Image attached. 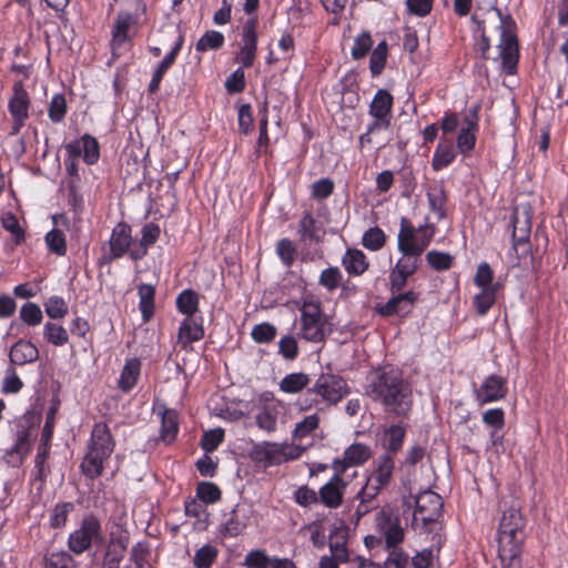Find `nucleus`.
<instances>
[{
    "instance_id": "nucleus-37",
    "label": "nucleus",
    "mask_w": 568,
    "mask_h": 568,
    "mask_svg": "<svg viewBox=\"0 0 568 568\" xmlns=\"http://www.w3.org/2000/svg\"><path fill=\"white\" fill-rule=\"evenodd\" d=\"M406 430L404 427L399 425H392L384 433V447L386 448V454H396L402 449L404 439H405Z\"/></svg>"
},
{
    "instance_id": "nucleus-63",
    "label": "nucleus",
    "mask_w": 568,
    "mask_h": 568,
    "mask_svg": "<svg viewBox=\"0 0 568 568\" xmlns=\"http://www.w3.org/2000/svg\"><path fill=\"white\" fill-rule=\"evenodd\" d=\"M45 313L50 318H63L68 313V305L60 296H51L44 304Z\"/></svg>"
},
{
    "instance_id": "nucleus-5",
    "label": "nucleus",
    "mask_w": 568,
    "mask_h": 568,
    "mask_svg": "<svg viewBox=\"0 0 568 568\" xmlns=\"http://www.w3.org/2000/svg\"><path fill=\"white\" fill-rule=\"evenodd\" d=\"M9 425L14 443L6 450L2 459L11 467H20L31 452L33 424L31 417L23 415Z\"/></svg>"
},
{
    "instance_id": "nucleus-19",
    "label": "nucleus",
    "mask_w": 568,
    "mask_h": 568,
    "mask_svg": "<svg viewBox=\"0 0 568 568\" xmlns=\"http://www.w3.org/2000/svg\"><path fill=\"white\" fill-rule=\"evenodd\" d=\"M435 226L429 223L420 225L417 230L410 224L408 219L403 217L400 220V230L398 232V245H400V239L406 246H418L420 242H425V248L429 245L434 234Z\"/></svg>"
},
{
    "instance_id": "nucleus-13",
    "label": "nucleus",
    "mask_w": 568,
    "mask_h": 568,
    "mask_svg": "<svg viewBox=\"0 0 568 568\" xmlns=\"http://www.w3.org/2000/svg\"><path fill=\"white\" fill-rule=\"evenodd\" d=\"M331 479L325 483L318 490L320 503L329 509H337L344 503V495L348 486V481L343 474V468L336 466Z\"/></svg>"
},
{
    "instance_id": "nucleus-60",
    "label": "nucleus",
    "mask_w": 568,
    "mask_h": 568,
    "mask_svg": "<svg viewBox=\"0 0 568 568\" xmlns=\"http://www.w3.org/2000/svg\"><path fill=\"white\" fill-rule=\"evenodd\" d=\"M276 334V327L266 322L253 326L251 332L253 341L260 344L271 343Z\"/></svg>"
},
{
    "instance_id": "nucleus-43",
    "label": "nucleus",
    "mask_w": 568,
    "mask_h": 568,
    "mask_svg": "<svg viewBox=\"0 0 568 568\" xmlns=\"http://www.w3.org/2000/svg\"><path fill=\"white\" fill-rule=\"evenodd\" d=\"M176 307L179 312L192 316L199 307V296L193 290H184L176 297Z\"/></svg>"
},
{
    "instance_id": "nucleus-2",
    "label": "nucleus",
    "mask_w": 568,
    "mask_h": 568,
    "mask_svg": "<svg viewBox=\"0 0 568 568\" xmlns=\"http://www.w3.org/2000/svg\"><path fill=\"white\" fill-rule=\"evenodd\" d=\"M486 6H478L471 20L477 24V30H485V23H498L500 29L499 57L503 67L508 74L516 72L519 49L516 36V23L510 14H503L501 10L491 2H485Z\"/></svg>"
},
{
    "instance_id": "nucleus-58",
    "label": "nucleus",
    "mask_w": 568,
    "mask_h": 568,
    "mask_svg": "<svg viewBox=\"0 0 568 568\" xmlns=\"http://www.w3.org/2000/svg\"><path fill=\"white\" fill-rule=\"evenodd\" d=\"M294 501L301 507H311L318 504V491L310 488L307 485L300 486L293 494Z\"/></svg>"
},
{
    "instance_id": "nucleus-49",
    "label": "nucleus",
    "mask_w": 568,
    "mask_h": 568,
    "mask_svg": "<svg viewBox=\"0 0 568 568\" xmlns=\"http://www.w3.org/2000/svg\"><path fill=\"white\" fill-rule=\"evenodd\" d=\"M373 47V39L369 32L363 31L355 39L351 50L354 60H361L367 55Z\"/></svg>"
},
{
    "instance_id": "nucleus-54",
    "label": "nucleus",
    "mask_w": 568,
    "mask_h": 568,
    "mask_svg": "<svg viewBox=\"0 0 568 568\" xmlns=\"http://www.w3.org/2000/svg\"><path fill=\"white\" fill-rule=\"evenodd\" d=\"M426 261L432 268L440 272L453 266L454 257L449 253L433 250L426 254Z\"/></svg>"
},
{
    "instance_id": "nucleus-10",
    "label": "nucleus",
    "mask_w": 568,
    "mask_h": 568,
    "mask_svg": "<svg viewBox=\"0 0 568 568\" xmlns=\"http://www.w3.org/2000/svg\"><path fill=\"white\" fill-rule=\"evenodd\" d=\"M375 527L379 534L377 542H385L387 549L398 548L404 540V529L399 524V518L389 507L382 508L375 517Z\"/></svg>"
},
{
    "instance_id": "nucleus-48",
    "label": "nucleus",
    "mask_w": 568,
    "mask_h": 568,
    "mask_svg": "<svg viewBox=\"0 0 568 568\" xmlns=\"http://www.w3.org/2000/svg\"><path fill=\"white\" fill-rule=\"evenodd\" d=\"M224 44V36L219 31L205 32L196 42L195 49L199 52L217 50Z\"/></svg>"
},
{
    "instance_id": "nucleus-18",
    "label": "nucleus",
    "mask_w": 568,
    "mask_h": 568,
    "mask_svg": "<svg viewBox=\"0 0 568 568\" xmlns=\"http://www.w3.org/2000/svg\"><path fill=\"white\" fill-rule=\"evenodd\" d=\"M69 158L82 156L88 165L95 164L100 158V145L97 139L88 133L65 145Z\"/></svg>"
},
{
    "instance_id": "nucleus-35",
    "label": "nucleus",
    "mask_w": 568,
    "mask_h": 568,
    "mask_svg": "<svg viewBox=\"0 0 568 568\" xmlns=\"http://www.w3.org/2000/svg\"><path fill=\"white\" fill-rule=\"evenodd\" d=\"M179 432L178 413L174 409H165L161 418V439L170 444L175 440Z\"/></svg>"
},
{
    "instance_id": "nucleus-14",
    "label": "nucleus",
    "mask_w": 568,
    "mask_h": 568,
    "mask_svg": "<svg viewBox=\"0 0 568 568\" xmlns=\"http://www.w3.org/2000/svg\"><path fill=\"white\" fill-rule=\"evenodd\" d=\"M303 449L293 447L291 453L285 452V447L277 443L264 442L256 444L251 450V457L257 463L266 465H280L288 459L298 458Z\"/></svg>"
},
{
    "instance_id": "nucleus-40",
    "label": "nucleus",
    "mask_w": 568,
    "mask_h": 568,
    "mask_svg": "<svg viewBox=\"0 0 568 568\" xmlns=\"http://www.w3.org/2000/svg\"><path fill=\"white\" fill-rule=\"evenodd\" d=\"M388 55V45L385 40L381 41L376 48L372 51L369 58V71L373 77H377L382 73L386 65Z\"/></svg>"
},
{
    "instance_id": "nucleus-7",
    "label": "nucleus",
    "mask_w": 568,
    "mask_h": 568,
    "mask_svg": "<svg viewBox=\"0 0 568 568\" xmlns=\"http://www.w3.org/2000/svg\"><path fill=\"white\" fill-rule=\"evenodd\" d=\"M326 324V317L318 302L303 303L300 337L307 342L321 343L328 334Z\"/></svg>"
},
{
    "instance_id": "nucleus-17",
    "label": "nucleus",
    "mask_w": 568,
    "mask_h": 568,
    "mask_svg": "<svg viewBox=\"0 0 568 568\" xmlns=\"http://www.w3.org/2000/svg\"><path fill=\"white\" fill-rule=\"evenodd\" d=\"M419 298V293L414 291H407L405 293H397L392 298H389L385 304H377L376 312L385 317L398 315L406 316L408 315L415 303Z\"/></svg>"
},
{
    "instance_id": "nucleus-36",
    "label": "nucleus",
    "mask_w": 568,
    "mask_h": 568,
    "mask_svg": "<svg viewBox=\"0 0 568 568\" xmlns=\"http://www.w3.org/2000/svg\"><path fill=\"white\" fill-rule=\"evenodd\" d=\"M394 468L395 462L393 456L390 454H383L376 459L371 474L388 486L393 479Z\"/></svg>"
},
{
    "instance_id": "nucleus-59",
    "label": "nucleus",
    "mask_w": 568,
    "mask_h": 568,
    "mask_svg": "<svg viewBox=\"0 0 568 568\" xmlns=\"http://www.w3.org/2000/svg\"><path fill=\"white\" fill-rule=\"evenodd\" d=\"M49 457V446L39 445L38 452L34 458L36 479L45 481L50 469L47 466V459Z\"/></svg>"
},
{
    "instance_id": "nucleus-50",
    "label": "nucleus",
    "mask_w": 568,
    "mask_h": 568,
    "mask_svg": "<svg viewBox=\"0 0 568 568\" xmlns=\"http://www.w3.org/2000/svg\"><path fill=\"white\" fill-rule=\"evenodd\" d=\"M45 243L50 252L58 256H64L67 253V241L63 232L58 229H53L45 235Z\"/></svg>"
},
{
    "instance_id": "nucleus-31",
    "label": "nucleus",
    "mask_w": 568,
    "mask_h": 568,
    "mask_svg": "<svg viewBox=\"0 0 568 568\" xmlns=\"http://www.w3.org/2000/svg\"><path fill=\"white\" fill-rule=\"evenodd\" d=\"M140 371L141 363L138 358L126 361L118 382L119 388L124 393L130 392L136 385Z\"/></svg>"
},
{
    "instance_id": "nucleus-33",
    "label": "nucleus",
    "mask_w": 568,
    "mask_h": 568,
    "mask_svg": "<svg viewBox=\"0 0 568 568\" xmlns=\"http://www.w3.org/2000/svg\"><path fill=\"white\" fill-rule=\"evenodd\" d=\"M456 158L454 144L450 140L440 141L434 152L432 168L440 171L448 166Z\"/></svg>"
},
{
    "instance_id": "nucleus-55",
    "label": "nucleus",
    "mask_w": 568,
    "mask_h": 568,
    "mask_svg": "<svg viewBox=\"0 0 568 568\" xmlns=\"http://www.w3.org/2000/svg\"><path fill=\"white\" fill-rule=\"evenodd\" d=\"M320 426V417L317 414L305 416L301 422L295 425L293 430L294 439H303Z\"/></svg>"
},
{
    "instance_id": "nucleus-12",
    "label": "nucleus",
    "mask_w": 568,
    "mask_h": 568,
    "mask_svg": "<svg viewBox=\"0 0 568 568\" xmlns=\"http://www.w3.org/2000/svg\"><path fill=\"white\" fill-rule=\"evenodd\" d=\"M12 91V95L8 102V110L13 120L10 135H17L29 119L31 102L22 80L14 82Z\"/></svg>"
},
{
    "instance_id": "nucleus-45",
    "label": "nucleus",
    "mask_w": 568,
    "mask_h": 568,
    "mask_svg": "<svg viewBox=\"0 0 568 568\" xmlns=\"http://www.w3.org/2000/svg\"><path fill=\"white\" fill-rule=\"evenodd\" d=\"M343 281V274L337 266H329L322 271L318 278V284L325 287L328 292L338 288Z\"/></svg>"
},
{
    "instance_id": "nucleus-8",
    "label": "nucleus",
    "mask_w": 568,
    "mask_h": 568,
    "mask_svg": "<svg viewBox=\"0 0 568 568\" xmlns=\"http://www.w3.org/2000/svg\"><path fill=\"white\" fill-rule=\"evenodd\" d=\"M526 521L521 515L520 506L511 504L504 510L499 527L497 541L498 546H523L525 540Z\"/></svg>"
},
{
    "instance_id": "nucleus-52",
    "label": "nucleus",
    "mask_w": 568,
    "mask_h": 568,
    "mask_svg": "<svg viewBox=\"0 0 568 568\" xmlns=\"http://www.w3.org/2000/svg\"><path fill=\"white\" fill-rule=\"evenodd\" d=\"M217 549L212 545H204L195 551L193 565L196 568H211L217 557Z\"/></svg>"
},
{
    "instance_id": "nucleus-57",
    "label": "nucleus",
    "mask_w": 568,
    "mask_h": 568,
    "mask_svg": "<svg viewBox=\"0 0 568 568\" xmlns=\"http://www.w3.org/2000/svg\"><path fill=\"white\" fill-rule=\"evenodd\" d=\"M67 114V101L63 94H54L50 101L48 115L53 123L61 122Z\"/></svg>"
},
{
    "instance_id": "nucleus-30",
    "label": "nucleus",
    "mask_w": 568,
    "mask_h": 568,
    "mask_svg": "<svg viewBox=\"0 0 568 568\" xmlns=\"http://www.w3.org/2000/svg\"><path fill=\"white\" fill-rule=\"evenodd\" d=\"M204 337L202 324L196 323L191 316L186 317L180 325L178 333V343L186 348L189 344L197 342Z\"/></svg>"
},
{
    "instance_id": "nucleus-29",
    "label": "nucleus",
    "mask_w": 568,
    "mask_h": 568,
    "mask_svg": "<svg viewBox=\"0 0 568 568\" xmlns=\"http://www.w3.org/2000/svg\"><path fill=\"white\" fill-rule=\"evenodd\" d=\"M342 265L349 275L359 276L367 271L369 263L361 250L347 248L342 257Z\"/></svg>"
},
{
    "instance_id": "nucleus-32",
    "label": "nucleus",
    "mask_w": 568,
    "mask_h": 568,
    "mask_svg": "<svg viewBox=\"0 0 568 568\" xmlns=\"http://www.w3.org/2000/svg\"><path fill=\"white\" fill-rule=\"evenodd\" d=\"M298 234L303 242L310 240L318 243L322 241L324 233L321 231V227L312 213L304 212L298 222Z\"/></svg>"
},
{
    "instance_id": "nucleus-42",
    "label": "nucleus",
    "mask_w": 568,
    "mask_h": 568,
    "mask_svg": "<svg viewBox=\"0 0 568 568\" xmlns=\"http://www.w3.org/2000/svg\"><path fill=\"white\" fill-rule=\"evenodd\" d=\"M45 341L54 346H63L69 342L68 331L59 324L47 322L43 327Z\"/></svg>"
},
{
    "instance_id": "nucleus-41",
    "label": "nucleus",
    "mask_w": 568,
    "mask_h": 568,
    "mask_svg": "<svg viewBox=\"0 0 568 568\" xmlns=\"http://www.w3.org/2000/svg\"><path fill=\"white\" fill-rule=\"evenodd\" d=\"M498 288H480V292L474 296V307L479 316H484L496 303Z\"/></svg>"
},
{
    "instance_id": "nucleus-27",
    "label": "nucleus",
    "mask_w": 568,
    "mask_h": 568,
    "mask_svg": "<svg viewBox=\"0 0 568 568\" xmlns=\"http://www.w3.org/2000/svg\"><path fill=\"white\" fill-rule=\"evenodd\" d=\"M427 200L430 212L436 215L437 221L446 217L447 192L443 184H435L427 190Z\"/></svg>"
},
{
    "instance_id": "nucleus-34",
    "label": "nucleus",
    "mask_w": 568,
    "mask_h": 568,
    "mask_svg": "<svg viewBox=\"0 0 568 568\" xmlns=\"http://www.w3.org/2000/svg\"><path fill=\"white\" fill-rule=\"evenodd\" d=\"M311 383L310 376L306 373L297 372L285 375L280 384V390L286 394H296L306 390Z\"/></svg>"
},
{
    "instance_id": "nucleus-61",
    "label": "nucleus",
    "mask_w": 568,
    "mask_h": 568,
    "mask_svg": "<svg viewBox=\"0 0 568 568\" xmlns=\"http://www.w3.org/2000/svg\"><path fill=\"white\" fill-rule=\"evenodd\" d=\"M276 253L282 263L290 267L295 261L297 251L294 243L290 239H282L276 244Z\"/></svg>"
},
{
    "instance_id": "nucleus-44",
    "label": "nucleus",
    "mask_w": 568,
    "mask_h": 568,
    "mask_svg": "<svg viewBox=\"0 0 568 568\" xmlns=\"http://www.w3.org/2000/svg\"><path fill=\"white\" fill-rule=\"evenodd\" d=\"M275 557H270L263 549H253L244 558L247 568H272Z\"/></svg>"
},
{
    "instance_id": "nucleus-16",
    "label": "nucleus",
    "mask_w": 568,
    "mask_h": 568,
    "mask_svg": "<svg viewBox=\"0 0 568 568\" xmlns=\"http://www.w3.org/2000/svg\"><path fill=\"white\" fill-rule=\"evenodd\" d=\"M132 243L131 226L125 222H119L112 230L109 240V254L101 257V264L110 263L122 257L124 254L130 255V245Z\"/></svg>"
},
{
    "instance_id": "nucleus-56",
    "label": "nucleus",
    "mask_w": 568,
    "mask_h": 568,
    "mask_svg": "<svg viewBox=\"0 0 568 568\" xmlns=\"http://www.w3.org/2000/svg\"><path fill=\"white\" fill-rule=\"evenodd\" d=\"M386 236L382 229L375 226L368 229L362 239L363 245L371 251H378L385 245Z\"/></svg>"
},
{
    "instance_id": "nucleus-6",
    "label": "nucleus",
    "mask_w": 568,
    "mask_h": 568,
    "mask_svg": "<svg viewBox=\"0 0 568 568\" xmlns=\"http://www.w3.org/2000/svg\"><path fill=\"white\" fill-rule=\"evenodd\" d=\"M511 225L513 251L516 258L514 265H520L521 260L530 253L531 210L529 205H519L514 209Z\"/></svg>"
},
{
    "instance_id": "nucleus-1",
    "label": "nucleus",
    "mask_w": 568,
    "mask_h": 568,
    "mask_svg": "<svg viewBox=\"0 0 568 568\" xmlns=\"http://www.w3.org/2000/svg\"><path fill=\"white\" fill-rule=\"evenodd\" d=\"M365 393L387 414L404 418L412 412L413 390L398 369L392 367L375 369L368 378Z\"/></svg>"
},
{
    "instance_id": "nucleus-51",
    "label": "nucleus",
    "mask_w": 568,
    "mask_h": 568,
    "mask_svg": "<svg viewBox=\"0 0 568 568\" xmlns=\"http://www.w3.org/2000/svg\"><path fill=\"white\" fill-rule=\"evenodd\" d=\"M19 316L20 320L29 326H37L41 324L43 320V314L40 306L33 302H27L23 304L20 308Z\"/></svg>"
},
{
    "instance_id": "nucleus-28",
    "label": "nucleus",
    "mask_w": 568,
    "mask_h": 568,
    "mask_svg": "<svg viewBox=\"0 0 568 568\" xmlns=\"http://www.w3.org/2000/svg\"><path fill=\"white\" fill-rule=\"evenodd\" d=\"M483 422L488 427H491L490 443L493 446L503 443V435L499 432L505 426V412L501 408H490L483 413Z\"/></svg>"
},
{
    "instance_id": "nucleus-24",
    "label": "nucleus",
    "mask_w": 568,
    "mask_h": 568,
    "mask_svg": "<svg viewBox=\"0 0 568 568\" xmlns=\"http://www.w3.org/2000/svg\"><path fill=\"white\" fill-rule=\"evenodd\" d=\"M136 22L138 17L135 14L126 11H121L118 13L112 29L111 48L113 54L123 43L129 40L128 31Z\"/></svg>"
},
{
    "instance_id": "nucleus-15",
    "label": "nucleus",
    "mask_w": 568,
    "mask_h": 568,
    "mask_svg": "<svg viewBox=\"0 0 568 568\" xmlns=\"http://www.w3.org/2000/svg\"><path fill=\"white\" fill-rule=\"evenodd\" d=\"M392 106L393 95L387 90L379 89L369 104V114L374 118L373 122L369 123V131H381L389 128Z\"/></svg>"
},
{
    "instance_id": "nucleus-26",
    "label": "nucleus",
    "mask_w": 568,
    "mask_h": 568,
    "mask_svg": "<svg viewBox=\"0 0 568 568\" xmlns=\"http://www.w3.org/2000/svg\"><path fill=\"white\" fill-rule=\"evenodd\" d=\"M9 358L14 365L32 363L39 358V349L30 341L19 339L12 345Z\"/></svg>"
},
{
    "instance_id": "nucleus-46",
    "label": "nucleus",
    "mask_w": 568,
    "mask_h": 568,
    "mask_svg": "<svg viewBox=\"0 0 568 568\" xmlns=\"http://www.w3.org/2000/svg\"><path fill=\"white\" fill-rule=\"evenodd\" d=\"M493 281L494 272L490 265L486 262L480 263L474 276V284L479 288H499V284Z\"/></svg>"
},
{
    "instance_id": "nucleus-23",
    "label": "nucleus",
    "mask_w": 568,
    "mask_h": 568,
    "mask_svg": "<svg viewBox=\"0 0 568 568\" xmlns=\"http://www.w3.org/2000/svg\"><path fill=\"white\" fill-rule=\"evenodd\" d=\"M398 250L403 254V257L398 260L394 268L399 274L409 277L416 272L418 267L419 257L425 251V242H420L418 246H406L403 243V239H400V245H398Z\"/></svg>"
},
{
    "instance_id": "nucleus-3",
    "label": "nucleus",
    "mask_w": 568,
    "mask_h": 568,
    "mask_svg": "<svg viewBox=\"0 0 568 568\" xmlns=\"http://www.w3.org/2000/svg\"><path fill=\"white\" fill-rule=\"evenodd\" d=\"M351 393L346 379L333 373H321L313 385L308 387L296 400L298 410H324L336 406Z\"/></svg>"
},
{
    "instance_id": "nucleus-22",
    "label": "nucleus",
    "mask_w": 568,
    "mask_h": 568,
    "mask_svg": "<svg viewBox=\"0 0 568 568\" xmlns=\"http://www.w3.org/2000/svg\"><path fill=\"white\" fill-rule=\"evenodd\" d=\"M372 457V450L369 446L356 443L347 447L342 458H336L332 463V469H336V466L343 468V474L351 467L362 466Z\"/></svg>"
},
{
    "instance_id": "nucleus-21",
    "label": "nucleus",
    "mask_w": 568,
    "mask_h": 568,
    "mask_svg": "<svg viewBox=\"0 0 568 568\" xmlns=\"http://www.w3.org/2000/svg\"><path fill=\"white\" fill-rule=\"evenodd\" d=\"M256 26L257 19L253 17L243 27V45L236 59L244 68L252 67L255 60L257 43Z\"/></svg>"
},
{
    "instance_id": "nucleus-53",
    "label": "nucleus",
    "mask_w": 568,
    "mask_h": 568,
    "mask_svg": "<svg viewBox=\"0 0 568 568\" xmlns=\"http://www.w3.org/2000/svg\"><path fill=\"white\" fill-rule=\"evenodd\" d=\"M74 510V504L71 501L60 503L54 506L50 516V526L61 528L67 524L68 516Z\"/></svg>"
},
{
    "instance_id": "nucleus-11",
    "label": "nucleus",
    "mask_w": 568,
    "mask_h": 568,
    "mask_svg": "<svg viewBox=\"0 0 568 568\" xmlns=\"http://www.w3.org/2000/svg\"><path fill=\"white\" fill-rule=\"evenodd\" d=\"M98 540H102L101 525L94 516L90 515L85 516L79 528L70 534L68 547L73 554L81 555Z\"/></svg>"
},
{
    "instance_id": "nucleus-47",
    "label": "nucleus",
    "mask_w": 568,
    "mask_h": 568,
    "mask_svg": "<svg viewBox=\"0 0 568 568\" xmlns=\"http://www.w3.org/2000/svg\"><path fill=\"white\" fill-rule=\"evenodd\" d=\"M255 423L260 429L267 433H274L277 428L276 409L264 407L255 415Z\"/></svg>"
},
{
    "instance_id": "nucleus-9",
    "label": "nucleus",
    "mask_w": 568,
    "mask_h": 568,
    "mask_svg": "<svg viewBox=\"0 0 568 568\" xmlns=\"http://www.w3.org/2000/svg\"><path fill=\"white\" fill-rule=\"evenodd\" d=\"M442 510V497L432 490H425L415 499L413 524L416 527L420 524L422 528L427 530L428 525L436 523L440 518Z\"/></svg>"
},
{
    "instance_id": "nucleus-39",
    "label": "nucleus",
    "mask_w": 568,
    "mask_h": 568,
    "mask_svg": "<svg viewBox=\"0 0 568 568\" xmlns=\"http://www.w3.org/2000/svg\"><path fill=\"white\" fill-rule=\"evenodd\" d=\"M521 550L523 546H498L501 568H521Z\"/></svg>"
},
{
    "instance_id": "nucleus-25",
    "label": "nucleus",
    "mask_w": 568,
    "mask_h": 568,
    "mask_svg": "<svg viewBox=\"0 0 568 568\" xmlns=\"http://www.w3.org/2000/svg\"><path fill=\"white\" fill-rule=\"evenodd\" d=\"M160 226L155 223H146L141 230V240L138 246L130 251V257L134 261L143 258L148 254V250L160 236Z\"/></svg>"
},
{
    "instance_id": "nucleus-64",
    "label": "nucleus",
    "mask_w": 568,
    "mask_h": 568,
    "mask_svg": "<svg viewBox=\"0 0 568 568\" xmlns=\"http://www.w3.org/2000/svg\"><path fill=\"white\" fill-rule=\"evenodd\" d=\"M48 568H74L72 556L65 551L52 552L47 558Z\"/></svg>"
},
{
    "instance_id": "nucleus-38",
    "label": "nucleus",
    "mask_w": 568,
    "mask_h": 568,
    "mask_svg": "<svg viewBox=\"0 0 568 568\" xmlns=\"http://www.w3.org/2000/svg\"><path fill=\"white\" fill-rule=\"evenodd\" d=\"M154 295L155 288L151 284H141L139 286V296H140V311L142 313V317L144 322L150 321L154 313Z\"/></svg>"
},
{
    "instance_id": "nucleus-4",
    "label": "nucleus",
    "mask_w": 568,
    "mask_h": 568,
    "mask_svg": "<svg viewBox=\"0 0 568 568\" xmlns=\"http://www.w3.org/2000/svg\"><path fill=\"white\" fill-rule=\"evenodd\" d=\"M114 447L115 440L108 425L102 422L95 423L88 443V450L80 465L82 474L90 479L100 477Z\"/></svg>"
},
{
    "instance_id": "nucleus-62",
    "label": "nucleus",
    "mask_w": 568,
    "mask_h": 568,
    "mask_svg": "<svg viewBox=\"0 0 568 568\" xmlns=\"http://www.w3.org/2000/svg\"><path fill=\"white\" fill-rule=\"evenodd\" d=\"M196 496L204 504H213L220 500L221 490L215 484L203 481L197 485Z\"/></svg>"
},
{
    "instance_id": "nucleus-20",
    "label": "nucleus",
    "mask_w": 568,
    "mask_h": 568,
    "mask_svg": "<svg viewBox=\"0 0 568 568\" xmlns=\"http://www.w3.org/2000/svg\"><path fill=\"white\" fill-rule=\"evenodd\" d=\"M508 392L506 378L491 374L481 386L475 390V396L480 405L497 402L506 397Z\"/></svg>"
}]
</instances>
